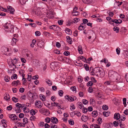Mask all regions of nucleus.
<instances>
[{"mask_svg":"<svg viewBox=\"0 0 128 128\" xmlns=\"http://www.w3.org/2000/svg\"><path fill=\"white\" fill-rule=\"evenodd\" d=\"M91 73L93 76L96 75L97 76H99L100 75V76H103L104 74L103 70L101 68L97 67L95 68L92 70Z\"/></svg>","mask_w":128,"mask_h":128,"instance_id":"nucleus-1","label":"nucleus"},{"mask_svg":"<svg viewBox=\"0 0 128 128\" xmlns=\"http://www.w3.org/2000/svg\"><path fill=\"white\" fill-rule=\"evenodd\" d=\"M108 76L110 79L113 82H117L120 78V76L117 73H115L113 74L109 73Z\"/></svg>","mask_w":128,"mask_h":128,"instance_id":"nucleus-2","label":"nucleus"},{"mask_svg":"<svg viewBox=\"0 0 128 128\" xmlns=\"http://www.w3.org/2000/svg\"><path fill=\"white\" fill-rule=\"evenodd\" d=\"M10 58L11 61H10L8 63L9 66H10L12 65L14 66L13 69L16 68V66L14 64H16L17 63L18 60L17 59L16 57L14 58L12 57V58Z\"/></svg>","mask_w":128,"mask_h":128,"instance_id":"nucleus-3","label":"nucleus"},{"mask_svg":"<svg viewBox=\"0 0 128 128\" xmlns=\"http://www.w3.org/2000/svg\"><path fill=\"white\" fill-rule=\"evenodd\" d=\"M2 52L4 54L10 56L11 54L9 52L10 50L8 48L5 47H3L2 48Z\"/></svg>","mask_w":128,"mask_h":128,"instance_id":"nucleus-4","label":"nucleus"},{"mask_svg":"<svg viewBox=\"0 0 128 128\" xmlns=\"http://www.w3.org/2000/svg\"><path fill=\"white\" fill-rule=\"evenodd\" d=\"M60 63L58 62H52L50 64V67L53 70V68L55 69V68H59L60 65Z\"/></svg>","mask_w":128,"mask_h":128,"instance_id":"nucleus-5","label":"nucleus"},{"mask_svg":"<svg viewBox=\"0 0 128 128\" xmlns=\"http://www.w3.org/2000/svg\"><path fill=\"white\" fill-rule=\"evenodd\" d=\"M7 8L8 10H7V11L8 12V11L10 12V13L14 14V8H12L11 6H7Z\"/></svg>","mask_w":128,"mask_h":128,"instance_id":"nucleus-6","label":"nucleus"},{"mask_svg":"<svg viewBox=\"0 0 128 128\" xmlns=\"http://www.w3.org/2000/svg\"><path fill=\"white\" fill-rule=\"evenodd\" d=\"M35 104L36 106L39 108H41L42 105V104L40 101H36L35 102Z\"/></svg>","mask_w":128,"mask_h":128,"instance_id":"nucleus-7","label":"nucleus"},{"mask_svg":"<svg viewBox=\"0 0 128 128\" xmlns=\"http://www.w3.org/2000/svg\"><path fill=\"white\" fill-rule=\"evenodd\" d=\"M51 122L55 124H56L58 122V119L55 117H52L51 118Z\"/></svg>","mask_w":128,"mask_h":128,"instance_id":"nucleus-8","label":"nucleus"},{"mask_svg":"<svg viewBox=\"0 0 128 128\" xmlns=\"http://www.w3.org/2000/svg\"><path fill=\"white\" fill-rule=\"evenodd\" d=\"M0 123H1L2 124V126L5 128H6L7 126L6 124V120H5L2 119V120L1 121V122Z\"/></svg>","mask_w":128,"mask_h":128,"instance_id":"nucleus-9","label":"nucleus"},{"mask_svg":"<svg viewBox=\"0 0 128 128\" xmlns=\"http://www.w3.org/2000/svg\"><path fill=\"white\" fill-rule=\"evenodd\" d=\"M51 104L53 106H58V108H61L60 104L57 102H54L53 103H52Z\"/></svg>","mask_w":128,"mask_h":128,"instance_id":"nucleus-10","label":"nucleus"},{"mask_svg":"<svg viewBox=\"0 0 128 128\" xmlns=\"http://www.w3.org/2000/svg\"><path fill=\"white\" fill-rule=\"evenodd\" d=\"M120 118V114L118 113H116L114 115V118L118 120Z\"/></svg>","mask_w":128,"mask_h":128,"instance_id":"nucleus-11","label":"nucleus"},{"mask_svg":"<svg viewBox=\"0 0 128 128\" xmlns=\"http://www.w3.org/2000/svg\"><path fill=\"white\" fill-rule=\"evenodd\" d=\"M121 122L122 121H121V120H119L117 122L114 121L113 122V124H114L116 127L118 126L120 124H122Z\"/></svg>","mask_w":128,"mask_h":128,"instance_id":"nucleus-12","label":"nucleus"},{"mask_svg":"<svg viewBox=\"0 0 128 128\" xmlns=\"http://www.w3.org/2000/svg\"><path fill=\"white\" fill-rule=\"evenodd\" d=\"M65 98L66 99H67L70 102L73 101L72 96V97L68 95H66L65 96Z\"/></svg>","mask_w":128,"mask_h":128,"instance_id":"nucleus-13","label":"nucleus"},{"mask_svg":"<svg viewBox=\"0 0 128 128\" xmlns=\"http://www.w3.org/2000/svg\"><path fill=\"white\" fill-rule=\"evenodd\" d=\"M65 31L66 33L69 35H71L72 34V32L70 29L66 28L65 29Z\"/></svg>","mask_w":128,"mask_h":128,"instance_id":"nucleus-14","label":"nucleus"},{"mask_svg":"<svg viewBox=\"0 0 128 128\" xmlns=\"http://www.w3.org/2000/svg\"><path fill=\"white\" fill-rule=\"evenodd\" d=\"M20 84H21L20 81L19 80H18L16 81L13 82L12 83V85L14 86V85H16V86L17 85H20Z\"/></svg>","mask_w":128,"mask_h":128,"instance_id":"nucleus-15","label":"nucleus"},{"mask_svg":"<svg viewBox=\"0 0 128 128\" xmlns=\"http://www.w3.org/2000/svg\"><path fill=\"white\" fill-rule=\"evenodd\" d=\"M83 2L86 4H90L93 1V0H82Z\"/></svg>","mask_w":128,"mask_h":128,"instance_id":"nucleus-16","label":"nucleus"},{"mask_svg":"<svg viewBox=\"0 0 128 128\" xmlns=\"http://www.w3.org/2000/svg\"><path fill=\"white\" fill-rule=\"evenodd\" d=\"M84 23H82L78 27V29L80 30H82V29L84 30L85 28V27L84 26Z\"/></svg>","mask_w":128,"mask_h":128,"instance_id":"nucleus-17","label":"nucleus"},{"mask_svg":"<svg viewBox=\"0 0 128 128\" xmlns=\"http://www.w3.org/2000/svg\"><path fill=\"white\" fill-rule=\"evenodd\" d=\"M72 113H74V115H76L78 117L80 116L81 115V114L80 112L78 111H75L72 112Z\"/></svg>","mask_w":128,"mask_h":128,"instance_id":"nucleus-18","label":"nucleus"},{"mask_svg":"<svg viewBox=\"0 0 128 128\" xmlns=\"http://www.w3.org/2000/svg\"><path fill=\"white\" fill-rule=\"evenodd\" d=\"M49 28L50 29H52L54 30H56V29L58 27L56 25H53L52 26H49Z\"/></svg>","mask_w":128,"mask_h":128,"instance_id":"nucleus-19","label":"nucleus"},{"mask_svg":"<svg viewBox=\"0 0 128 128\" xmlns=\"http://www.w3.org/2000/svg\"><path fill=\"white\" fill-rule=\"evenodd\" d=\"M36 40L34 39H33L32 43L30 44V46L32 48H33L34 47V45L36 43Z\"/></svg>","mask_w":128,"mask_h":128,"instance_id":"nucleus-20","label":"nucleus"},{"mask_svg":"<svg viewBox=\"0 0 128 128\" xmlns=\"http://www.w3.org/2000/svg\"><path fill=\"white\" fill-rule=\"evenodd\" d=\"M14 28L12 26H11L10 27L9 29L8 30V32H10L11 33H13L14 32Z\"/></svg>","mask_w":128,"mask_h":128,"instance_id":"nucleus-21","label":"nucleus"},{"mask_svg":"<svg viewBox=\"0 0 128 128\" xmlns=\"http://www.w3.org/2000/svg\"><path fill=\"white\" fill-rule=\"evenodd\" d=\"M104 115L106 117H108V116L110 115V112H104L103 113Z\"/></svg>","mask_w":128,"mask_h":128,"instance_id":"nucleus-22","label":"nucleus"},{"mask_svg":"<svg viewBox=\"0 0 128 128\" xmlns=\"http://www.w3.org/2000/svg\"><path fill=\"white\" fill-rule=\"evenodd\" d=\"M6 96L4 97V98L6 100H10V96L8 94L6 93Z\"/></svg>","mask_w":128,"mask_h":128,"instance_id":"nucleus-23","label":"nucleus"},{"mask_svg":"<svg viewBox=\"0 0 128 128\" xmlns=\"http://www.w3.org/2000/svg\"><path fill=\"white\" fill-rule=\"evenodd\" d=\"M9 117L12 120H15V118H14V117L17 118V117L15 114H12L9 115Z\"/></svg>","mask_w":128,"mask_h":128,"instance_id":"nucleus-24","label":"nucleus"},{"mask_svg":"<svg viewBox=\"0 0 128 128\" xmlns=\"http://www.w3.org/2000/svg\"><path fill=\"white\" fill-rule=\"evenodd\" d=\"M18 40L15 38H13L12 39V42L13 45H14L16 44V42H17Z\"/></svg>","mask_w":128,"mask_h":128,"instance_id":"nucleus-25","label":"nucleus"},{"mask_svg":"<svg viewBox=\"0 0 128 128\" xmlns=\"http://www.w3.org/2000/svg\"><path fill=\"white\" fill-rule=\"evenodd\" d=\"M23 111L25 113H28L29 112V110L28 108L25 107L23 108Z\"/></svg>","mask_w":128,"mask_h":128,"instance_id":"nucleus-26","label":"nucleus"},{"mask_svg":"<svg viewBox=\"0 0 128 128\" xmlns=\"http://www.w3.org/2000/svg\"><path fill=\"white\" fill-rule=\"evenodd\" d=\"M30 113L33 116L35 114L36 112L34 110L32 109L30 110Z\"/></svg>","mask_w":128,"mask_h":128,"instance_id":"nucleus-27","label":"nucleus"},{"mask_svg":"<svg viewBox=\"0 0 128 128\" xmlns=\"http://www.w3.org/2000/svg\"><path fill=\"white\" fill-rule=\"evenodd\" d=\"M92 116L95 117L96 116L97 114V111H93L92 112Z\"/></svg>","mask_w":128,"mask_h":128,"instance_id":"nucleus-28","label":"nucleus"},{"mask_svg":"<svg viewBox=\"0 0 128 128\" xmlns=\"http://www.w3.org/2000/svg\"><path fill=\"white\" fill-rule=\"evenodd\" d=\"M94 83L91 81H90L88 82L87 84V86H93Z\"/></svg>","mask_w":128,"mask_h":128,"instance_id":"nucleus-29","label":"nucleus"},{"mask_svg":"<svg viewBox=\"0 0 128 128\" xmlns=\"http://www.w3.org/2000/svg\"><path fill=\"white\" fill-rule=\"evenodd\" d=\"M4 79L5 81L6 82H9L10 80V77L8 76H5L4 77Z\"/></svg>","mask_w":128,"mask_h":128,"instance_id":"nucleus-30","label":"nucleus"},{"mask_svg":"<svg viewBox=\"0 0 128 128\" xmlns=\"http://www.w3.org/2000/svg\"><path fill=\"white\" fill-rule=\"evenodd\" d=\"M119 29L120 28H119L116 27V28L115 27H114L113 28L114 30L116 31V32L117 33L119 31Z\"/></svg>","mask_w":128,"mask_h":128,"instance_id":"nucleus-31","label":"nucleus"},{"mask_svg":"<svg viewBox=\"0 0 128 128\" xmlns=\"http://www.w3.org/2000/svg\"><path fill=\"white\" fill-rule=\"evenodd\" d=\"M79 20H80L79 18H75L73 20L72 22L74 23H76Z\"/></svg>","mask_w":128,"mask_h":128,"instance_id":"nucleus-32","label":"nucleus"},{"mask_svg":"<svg viewBox=\"0 0 128 128\" xmlns=\"http://www.w3.org/2000/svg\"><path fill=\"white\" fill-rule=\"evenodd\" d=\"M126 98H123V104L124 105V107H126L127 105L126 102Z\"/></svg>","mask_w":128,"mask_h":128,"instance_id":"nucleus-33","label":"nucleus"},{"mask_svg":"<svg viewBox=\"0 0 128 128\" xmlns=\"http://www.w3.org/2000/svg\"><path fill=\"white\" fill-rule=\"evenodd\" d=\"M102 108L104 110H107L108 109V107L106 105H104L102 106Z\"/></svg>","mask_w":128,"mask_h":128,"instance_id":"nucleus-34","label":"nucleus"},{"mask_svg":"<svg viewBox=\"0 0 128 128\" xmlns=\"http://www.w3.org/2000/svg\"><path fill=\"white\" fill-rule=\"evenodd\" d=\"M17 78V76L16 74H13L11 77V78L12 79H16Z\"/></svg>","mask_w":128,"mask_h":128,"instance_id":"nucleus-35","label":"nucleus"},{"mask_svg":"<svg viewBox=\"0 0 128 128\" xmlns=\"http://www.w3.org/2000/svg\"><path fill=\"white\" fill-rule=\"evenodd\" d=\"M64 92L62 90H59L58 92V94L60 96H62Z\"/></svg>","mask_w":128,"mask_h":128,"instance_id":"nucleus-36","label":"nucleus"},{"mask_svg":"<svg viewBox=\"0 0 128 128\" xmlns=\"http://www.w3.org/2000/svg\"><path fill=\"white\" fill-rule=\"evenodd\" d=\"M78 107L80 109L83 108L84 107L83 105L82 104V103L80 102H78Z\"/></svg>","mask_w":128,"mask_h":128,"instance_id":"nucleus-37","label":"nucleus"},{"mask_svg":"<svg viewBox=\"0 0 128 128\" xmlns=\"http://www.w3.org/2000/svg\"><path fill=\"white\" fill-rule=\"evenodd\" d=\"M69 124L71 125H73L74 124V122L73 120H68Z\"/></svg>","mask_w":128,"mask_h":128,"instance_id":"nucleus-38","label":"nucleus"},{"mask_svg":"<svg viewBox=\"0 0 128 128\" xmlns=\"http://www.w3.org/2000/svg\"><path fill=\"white\" fill-rule=\"evenodd\" d=\"M46 82L48 84V85L49 86H50L52 85V82L51 80H50L49 79L48 80V81H46Z\"/></svg>","mask_w":128,"mask_h":128,"instance_id":"nucleus-39","label":"nucleus"},{"mask_svg":"<svg viewBox=\"0 0 128 128\" xmlns=\"http://www.w3.org/2000/svg\"><path fill=\"white\" fill-rule=\"evenodd\" d=\"M84 68L85 69L86 71H88L89 70V66H88L86 64H84Z\"/></svg>","mask_w":128,"mask_h":128,"instance_id":"nucleus-40","label":"nucleus"},{"mask_svg":"<svg viewBox=\"0 0 128 128\" xmlns=\"http://www.w3.org/2000/svg\"><path fill=\"white\" fill-rule=\"evenodd\" d=\"M40 97H41L40 98L42 101H44L45 100L46 97L44 95L40 94Z\"/></svg>","mask_w":128,"mask_h":128,"instance_id":"nucleus-41","label":"nucleus"},{"mask_svg":"<svg viewBox=\"0 0 128 128\" xmlns=\"http://www.w3.org/2000/svg\"><path fill=\"white\" fill-rule=\"evenodd\" d=\"M12 100L14 102H18V99L17 98H16L14 97H13L12 98Z\"/></svg>","mask_w":128,"mask_h":128,"instance_id":"nucleus-42","label":"nucleus"},{"mask_svg":"<svg viewBox=\"0 0 128 128\" xmlns=\"http://www.w3.org/2000/svg\"><path fill=\"white\" fill-rule=\"evenodd\" d=\"M23 122L25 124H26L28 123V120L26 118H24L23 119Z\"/></svg>","mask_w":128,"mask_h":128,"instance_id":"nucleus-43","label":"nucleus"},{"mask_svg":"<svg viewBox=\"0 0 128 128\" xmlns=\"http://www.w3.org/2000/svg\"><path fill=\"white\" fill-rule=\"evenodd\" d=\"M45 120L46 122L47 123H49L50 122V121H51V119H50V118L48 117H46L45 119Z\"/></svg>","mask_w":128,"mask_h":128,"instance_id":"nucleus-44","label":"nucleus"},{"mask_svg":"<svg viewBox=\"0 0 128 128\" xmlns=\"http://www.w3.org/2000/svg\"><path fill=\"white\" fill-rule=\"evenodd\" d=\"M82 102L84 104H87L88 103V101L85 99L82 100Z\"/></svg>","mask_w":128,"mask_h":128,"instance_id":"nucleus-45","label":"nucleus"},{"mask_svg":"<svg viewBox=\"0 0 128 128\" xmlns=\"http://www.w3.org/2000/svg\"><path fill=\"white\" fill-rule=\"evenodd\" d=\"M28 0H20V2L22 4H25Z\"/></svg>","mask_w":128,"mask_h":128,"instance_id":"nucleus-46","label":"nucleus"},{"mask_svg":"<svg viewBox=\"0 0 128 128\" xmlns=\"http://www.w3.org/2000/svg\"><path fill=\"white\" fill-rule=\"evenodd\" d=\"M91 81L92 82H96V81L95 79L93 77H91L90 78Z\"/></svg>","mask_w":128,"mask_h":128,"instance_id":"nucleus-47","label":"nucleus"},{"mask_svg":"<svg viewBox=\"0 0 128 128\" xmlns=\"http://www.w3.org/2000/svg\"><path fill=\"white\" fill-rule=\"evenodd\" d=\"M102 119L100 118H98V119L97 120L98 122V124H100L102 122Z\"/></svg>","mask_w":128,"mask_h":128,"instance_id":"nucleus-48","label":"nucleus"},{"mask_svg":"<svg viewBox=\"0 0 128 128\" xmlns=\"http://www.w3.org/2000/svg\"><path fill=\"white\" fill-rule=\"evenodd\" d=\"M63 20H59L58 21V23L60 25L62 24Z\"/></svg>","mask_w":128,"mask_h":128,"instance_id":"nucleus-49","label":"nucleus"},{"mask_svg":"<svg viewBox=\"0 0 128 128\" xmlns=\"http://www.w3.org/2000/svg\"><path fill=\"white\" fill-rule=\"evenodd\" d=\"M35 34L36 36H40L41 33L39 31H37L35 32Z\"/></svg>","mask_w":128,"mask_h":128,"instance_id":"nucleus-50","label":"nucleus"},{"mask_svg":"<svg viewBox=\"0 0 128 128\" xmlns=\"http://www.w3.org/2000/svg\"><path fill=\"white\" fill-rule=\"evenodd\" d=\"M82 112L84 113H86L88 111L87 110L86 108H85L84 107L83 108Z\"/></svg>","mask_w":128,"mask_h":128,"instance_id":"nucleus-51","label":"nucleus"},{"mask_svg":"<svg viewBox=\"0 0 128 128\" xmlns=\"http://www.w3.org/2000/svg\"><path fill=\"white\" fill-rule=\"evenodd\" d=\"M78 9V8L76 7H75V8H74V9H73L72 13H77V12H77L76 11V10Z\"/></svg>","mask_w":128,"mask_h":128,"instance_id":"nucleus-52","label":"nucleus"},{"mask_svg":"<svg viewBox=\"0 0 128 128\" xmlns=\"http://www.w3.org/2000/svg\"><path fill=\"white\" fill-rule=\"evenodd\" d=\"M64 55L66 56H68L69 55L70 53V52H69L68 51H66L64 52Z\"/></svg>","mask_w":128,"mask_h":128,"instance_id":"nucleus-53","label":"nucleus"},{"mask_svg":"<svg viewBox=\"0 0 128 128\" xmlns=\"http://www.w3.org/2000/svg\"><path fill=\"white\" fill-rule=\"evenodd\" d=\"M88 92L90 93H92L93 91V90L92 87H89L88 89Z\"/></svg>","mask_w":128,"mask_h":128,"instance_id":"nucleus-54","label":"nucleus"},{"mask_svg":"<svg viewBox=\"0 0 128 128\" xmlns=\"http://www.w3.org/2000/svg\"><path fill=\"white\" fill-rule=\"evenodd\" d=\"M82 21L83 22V23H84V24H86V23H87L88 22V21L87 19L85 18L83 19Z\"/></svg>","mask_w":128,"mask_h":128,"instance_id":"nucleus-55","label":"nucleus"},{"mask_svg":"<svg viewBox=\"0 0 128 128\" xmlns=\"http://www.w3.org/2000/svg\"><path fill=\"white\" fill-rule=\"evenodd\" d=\"M38 75H36V76H33V78H32V79H33L34 80H37L38 78Z\"/></svg>","mask_w":128,"mask_h":128,"instance_id":"nucleus-56","label":"nucleus"},{"mask_svg":"<svg viewBox=\"0 0 128 128\" xmlns=\"http://www.w3.org/2000/svg\"><path fill=\"white\" fill-rule=\"evenodd\" d=\"M76 86H72L71 87L70 89L73 92H74L76 90Z\"/></svg>","mask_w":128,"mask_h":128,"instance_id":"nucleus-57","label":"nucleus"},{"mask_svg":"<svg viewBox=\"0 0 128 128\" xmlns=\"http://www.w3.org/2000/svg\"><path fill=\"white\" fill-rule=\"evenodd\" d=\"M12 109V107L11 105H10L7 107V110H10Z\"/></svg>","mask_w":128,"mask_h":128,"instance_id":"nucleus-58","label":"nucleus"},{"mask_svg":"<svg viewBox=\"0 0 128 128\" xmlns=\"http://www.w3.org/2000/svg\"><path fill=\"white\" fill-rule=\"evenodd\" d=\"M32 78V76L30 75H29L28 74V78L27 79L29 81H30L31 79Z\"/></svg>","mask_w":128,"mask_h":128,"instance_id":"nucleus-59","label":"nucleus"},{"mask_svg":"<svg viewBox=\"0 0 128 128\" xmlns=\"http://www.w3.org/2000/svg\"><path fill=\"white\" fill-rule=\"evenodd\" d=\"M56 47L58 48H59L61 46V45L60 43L58 42H57L56 43Z\"/></svg>","mask_w":128,"mask_h":128,"instance_id":"nucleus-60","label":"nucleus"},{"mask_svg":"<svg viewBox=\"0 0 128 128\" xmlns=\"http://www.w3.org/2000/svg\"><path fill=\"white\" fill-rule=\"evenodd\" d=\"M24 114L23 113H21L19 115V117L20 118H23L24 117Z\"/></svg>","mask_w":128,"mask_h":128,"instance_id":"nucleus-61","label":"nucleus"},{"mask_svg":"<svg viewBox=\"0 0 128 128\" xmlns=\"http://www.w3.org/2000/svg\"><path fill=\"white\" fill-rule=\"evenodd\" d=\"M50 126H51V128H57V126L56 125H53L52 124H50Z\"/></svg>","mask_w":128,"mask_h":128,"instance_id":"nucleus-62","label":"nucleus"},{"mask_svg":"<svg viewBox=\"0 0 128 128\" xmlns=\"http://www.w3.org/2000/svg\"><path fill=\"white\" fill-rule=\"evenodd\" d=\"M24 90V89L23 88H21L20 89L19 92L21 93H23Z\"/></svg>","mask_w":128,"mask_h":128,"instance_id":"nucleus-63","label":"nucleus"},{"mask_svg":"<svg viewBox=\"0 0 128 128\" xmlns=\"http://www.w3.org/2000/svg\"><path fill=\"white\" fill-rule=\"evenodd\" d=\"M36 117L33 116H31L30 118V119L31 120H34L36 119Z\"/></svg>","mask_w":128,"mask_h":128,"instance_id":"nucleus-64","label":"nucleus"}]
</instances>
